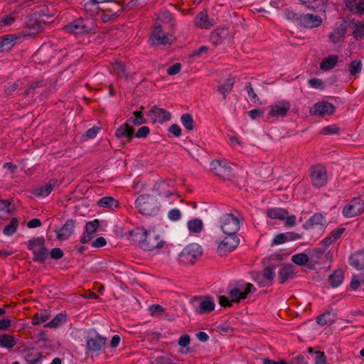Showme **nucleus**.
I'll list each match as a JSON object with an SVG mask.
<instances>
[{
    "label": "nucleus",
    "instance_id": "1",
    "mask_svg": "<svg viewBox=\"0 0 364 364\" xmlns=\"http://www.w3.org/2000/svg\"><path fill=\"white\" fill-rule=\"evenodd\" d=\"M139 212L146 216H154L159 211L160 204L155 196L150 194H142L135 200Z\"/></svg>",
    "mask_w": 364,
    "mask_h": 364
},
{
    "label": "nucleus",
    "instance_id": "2",
    "mask_svg": "<svg viewBox=\"0 0 364 364\" xmlns=\"http://www.w3.org/2000/svg\"><path fill=\"white\" fill-rule=\"evenodd\" d=\"M64 30L75 36L95 33L96 26L92 19L77 18L64 26Z\"/></svg>",
    "mask_w": 364,
    "mask_h": 364
},
{
    "label": "nucleus",
    "instance_id": "3",
    "mask_svg": "<svg viewBox=\"0 0 364 364\" xmlns=\"http://www.w3.org/2000/svg\"><path fill=\"white\" fill-rule=\"evenodd\" d=\"M27 248L33 252V261L43 264L48 257V250L45 246V238L38 237L28 240Z\"/></svg>",
    "mask_w": 364,
    "mask_h": 364
},
{
    "label": "nucleus",
    "instance_id": "4",
    "mask_svg": "<svg viewBox=\"0 0 364 364\" xmlns=\"http://www.w3.org/2000/svg\"><path fill=\"white\" fill-rule=\"evenodd\" d=\"M202 255V249L198 244L192 243L185 247L179 254L181 263L188 265L193 264Z\"/></svg>",
    "mask_w": 364,
    "mask_h": 364
},
{
    "label": "nucleus",
    "instance_id": "5",
    "mask_svg": "<svg viewBox=\"0 0 364 364\" xmlns=\"http://www.w3.org/2000/svg\"><path fill=\"white\" fill-rule=\"evenodd\" d=\"M100 10L102 13V21L107 22L118 17L123 10V6L119 2L111 0V1L106 2L102 6H97V11Z\"/></svg>",
    "mask_w": 364,
    "mask_h": 364
},
{
    "label": "nucleus",
    "instance_id": "6",
    "mask_svg": "<svg viewBox=\"0 0 364 364\" xmlns=\"http://www.w3.org/2000/svg\"><path fill=\"white\" fill-rule=\"evenodd\" d=\"M194 310L197 314H205L214 310L215 304L209 296H196L191 300Z\"/></svg>",
    "mask_w": 364,
    "mask_h": 364
},
{
    "label": "nucleus",
    "instance_id": "7",
    "mask_svg": "<svg viewBox=\"0 0 364 364\" xmlns=\"http://www.w3.org/2000/svg\"><path fill=\"white\" fill-rule=\"evenodd\" d=\"M221 230L225 235L236 234L240 230V221L232 213L223 214L220 218Z\"/></svg>",
    "mask_w": 364,
    "mask_h": 364
},
{
    "label": "nucleus",
    "instance_id": "8",
    "mask_svg": "<svg viewBox=\"0 0 364 364\" xmlns=\"http://www.w3.org/2000/svg\"><path fill=\"white\" fill-rule=\"evenodd\" d=\"M364 211V200L360 197L353 198L342 210L346 218H353L360 215Z\"/></svg>",
    "mask_w": 364,
    "mask_h": 364
},
{
    "label": "nucleus",
    "instance_id": "9",
    "mask_svg": "<svg viewBox=\"0 0 364 364\" xmlns=\"http://www.w3.org/2000/svg\"><path fill=\"white\" fill-rule=\"evenodd\" d=\"M44 23L42 22L36 14L30 15L25 21V35L33 36L41 33L44 28Z\"/></svg>",
    "mask_w": 364,
    "mask_h": 364
},
{
    "label": "nucleus",
    "instance_id": "10",
    "mask_svg": "<svg viewBox=\"0 0 364 364\" xmlns=\"http://www.w3.org/2000/svg\"><path fill=\"white\" fill-rule=\"evenodd\" d=\"M210 169L218 177L225 180L232 176V168L225 160H213L210 164Z\"/></svg>",
    "mask_w": 364,
    "mask_h": 364
},
{
    "label": "nucleus",
    "instance_id": "11",
    "mask_svg": "<svg viewBox=\"0 0 364 364\" xmlns=\"http://www.w3.org/2000/svg\"><path fill=\"white\" fill-rule=\"evenodd\" d=\"M311 183L314 186L321 188L327 183V173L324 166L321 164L311 167Z\"/></svg>",
    "mask_w": 364,
    "mask_h": 364
},
{
    "label": "nucleus",
    "instance_id": "12",
    "mask_svg": "<svg viewBox=\"0 0 364 364\" xmlns=\"http://www.w3.org/2000/svg\"><path fill=\"white\" fill-rule=\"evenodd\" d=\"M94 335L90 333L86 340V346L89 351L100 352L107 343V338L100 336L96 331Z\"/></svg>",
    "mask_w": 364,
    "mask_h": 364
},
{
    "label": "nucleus",
    "instance_id": "13",
    "mask_svg": "<svg viewBox=\"0 0 364 364\" xmlns=\"http://www.w3.org/2000/svg\"><path fill=\"white\" fill-rule=\"evenodd\" d=\"M291 104L287 100H282L271 105L269 113L267 115V119L269 117H284L290 110Z\"/></svg>",
    "mask_w": 364,
    "mask_h": 364
},
{
    "label": "nucleus",
    "instance_id": "14",
    "mask_svg": "<svg viewBox=\"0 0 364 364\" xmlns=\"http://www.w3.org/2000/svg\"><path fill=\"white\" fill-rule=\"evenodd\" d=\"M153 44L159 45H167L171 44L173 40V36L169 33H166L161 26H156L152 31L150 38Z\"/></svg>",
    "mask_w": 364,
    "mask_h": 364
},
{
    "label": "nucleus",
    "instance_id": "15",
    "mask_svg": "<svg viewBox=\"0 0 364 364\" xmlns=\"http://www.w3.org/2000/svg\"><path fill=\"white\" fill-rule=\"evenodd\" d=\"M115 136L118 139H121L123 144H126L129 143L134 137V129L127 121L117 129Z\"/></svg>",
    "mask_w": 364,
    "mask_h": 364
},
{
    "label": "nucleus",
    "instance_id": "16",
    "mask_svg": "<svg viewBox=\"0 0 364 364\" xmlns=\"http://www.w3.org/2000/svg\"><path fill=\"white\" fill-rule=\"evenodd\" d=\"M322 23V18L318 15L306 14L299 16L298 25L305 28H314L318 27Z\"/></svg>",
    "mask_w": 364,
    "mask_h": 364
},
{
    "label": "nucleus",
    "instance_id": "17",
    "mask_svg": "<svg viewBox=\"0 0 364 364\" xmlns=\"http://www.w3.org/2000/svg\"><path fill=\"white\" fill-rule=\"evenodd\" d=\"M153 189L154 192L161 197H169L176 192L173 182L171 180L157 181L154 184Z\"/></svg>",
    "mask_w": 364,
    "mask_h": 364
},
{
    "label": "nucleus",
    "instance_id": "18",
    "mask_svg": "<svg viewBox=\"0 0 364 364\" xmlns=\"http://www.w3.org/2000/svg\"><path fill=\"white\" fill-rule=\"evenodd\" d=\"M226 235L225 239L218 246V252L220 255H224L227 252L232 251L237 247L240 242V240L236 236V234Z\"/></svg>",
    "mask_w": 364,
    "mask_h": 364
},
{
    "label": "nucleus",
    "instance_id": "19",
    "mask_svg": "<svg viewBox=\"0 0 364 364\" xmlns=\"http://www.w3.org/2000/svg\"><path fill=\"white\" fill-rule=\"evenodd\" d=\"M164 242L160 240V236L154 232H148L144 242H142L141 249L145 251H151L154 249L161 248Z\"/></svg>",
    "mask_w": 364,
    "mask_h": 364
},
{
    "label": "nucleus",
    "instance_id": "20",
    "mask_svg": "<svg viewBox=\"0 0 364 364\" xmlns=\"http://www.w3.org/2000/svg\"><path fill=\"white\" fill-rule=\"evenodd\" d=\"M255 291L252 284L246 283L244 291L240 288H234L229 291V296L232 298V301L239 303L241 300L246 299L249 293Z\"/></svg>",
    "mask_w": 364,
    "mask_h": 364
},
{
    "label": "nucleus",
    "instance_id": "21",
    "mask_svg": "<svg viewBox=\"0 0 364 364\" xmlns=\"http://www.w3.org/2000/svg\"><path fill=\"white\" fill-rule=\"evenodd\" d=\"M335 107L328 102H319L316 103L310 109L311 115L324 116L334 112Z\"/></svg>",
    "mask_w": 364,
    "mask_h": 364
},
{
    "label": "nucleus",
    "instance_id": "22",
    "mask_svg": "<svg viewBox=\"0 0 364 364\" xmlns=\"http://www.w3.org/2000/svg\"><path fill=\"white\" fill-rule=\"evenodd\" d=\"M149 115L154 120V122H157L161 124L169 120L171 117V114L169 112L156 105L151 109Z\"/></svg>",
    "mask_w": 364,
    "mask_h": 364
},
{
    "label": "nucleus",
    "instance_id": "23",
    "mask_svg": "<svg viewBox=\"0 0 364 364\" xmlns=\"http://www.w3.org/2000/svg\"><path fill=\"white\" fill-rule=\"evenodd\" d=\"M326 223V220L322 214L316 213L310 217L303 225L304 229H314L319 228H323Z\"/></svg>",
    "mask_w": 364,
    "mask_h": 364
},
{
    "label": "nucleus",
    "instance_id": "24",
    "mask_svg": "<svg viewBox=\"0 0 364 364\" xmlns=\"http://www.w3.org/2000/svg\"><path fill=\"white\" fill-rule=\"evenodd\" d=\"M73 220H68L64 225L56 231L57 238L60 240H67L73 232L75 226Z\"/></svg>",
    "mask_w": 364,
    "mask_h": 364
},
{
    "label": "nucleus",
    "instance_id": "25",
    "mask_svg": "<svg viewBox=\"0 0 364 364\" xmlns=\"http://www.w3.org/2000/svg\"><path fill=\"white\" fill-rule=\"evenodd\" d=\"M195 24L203 29H208L214 26V19L210 18L208 16L207 11H200L195 18Z\"/></svg>",
    "mask_w": 364,
    "mask_h": 364
},
{
    "label": "nucleus",
    "instance_id": "26",
    "mask_svg": "<svg viewBox=\"0 0 364 364\" xmlns=\"http://www.w3.org/2000/svg\"><path fill=\"white\" fill-rule=\"evenodd\" d=\"M229 37L228 28H221L215 29L210 36V41L214 45H219Z\"/></svg>",
    "mask_w": 364,
    "mask_h": 364
},
{
    "label": "nucleus",
    "instance_id": "27",
    "mask_svg": "<svg viewBox=\"0 0 364 364\" xmlns=\"http://www.w3.org/2000/svg\"><path fill=\"white\" fill-rule=\"evenodd\" d=\"M349 263L358 270L364 269V248L352 254L349 258Z\"/></svg>",
    "mask_w": 364,
    "mask_h": 364
},
{
    "label": "nucleus",
    "instance_id": "28",
    "mask_svg": "<svg viewBox=\"0 0 364 364\" xmlns=\"http://www.w3.org/2000/svg\"><path fill=\"white\" fill-rule=\"evenodd\" d=\"M57 183L58 180L53 178L45 185L36 188L33 191V194L38 197H46L51 193Z\"/></svg>",
    "mask_w": 364,
    "mask_h": 364
},
{
    "label": "nucleus",
    "instance_id": "29",
    "mask_svg": "<svg viewBox=\"0 0 364 364\" xmlns=\"http://www.w3.org/2000/svg\"><path fill=\"white\" fill-rule=\"evenodd\" d=\"M18 37L16 34H7L0 37V52L11 50Z\"/></svg>",
    "mask_w": 364,
    "mask_h": 364
},
{
    "label": "nucleus",
    "instance_id": "30",
    "mask_svg": "<svg viewBox=\"0 0 364 364\" xmlns=\"http://www.w3.org/2000/svg\"><path fill=\"white\" fill-rule=\"evenodd\" d=\"M148 231L144 228L137 227L129 232L132 240L134 242H137L141 247L142 242H144Z\"/></svg>",
    "mask_w": 364,
    "mask_h": 364
},
{
    "label": "nucleus",
    "instance_id": "31",
    "mask_svg": "<svg viewBox=\"0 0 364 364\" xmlns=\"http://www.w3.org/2000/svg\"><path fill=\"white\" fill-rule=\"evenodd\" d=\"M338 61V56L336 55H328L324 58L320 63V69L324 71L332 70Z\"/></svg>",
    "mask_w": 364,
    "mask_h": 364
},
{
    "label": "nucleus",
    "instance_id": "32",
    "mask_svg": "<svg viewBox=\"0 0 364 364\" xmlns=\"http://www.w3.org/2000/svg\"><path fill=\"white\" fill-rule=\"evenodd\" d=\"M344 279V272L341 269L335 270L328 277V282L332 286V287L336 288L339 287Z\"/></svg>",
    "mask_w": 364,
    "mask_h": 364
},
{
    "label": "nucleus",
    "instance_id": "33",
    "mask_svg": "<svg viewBox=\"0 0 364 364\" xmlns=\"http://www.w3.org/2000/svg\"><path fill=\"white\" fill-rule=\"evenodd\" d=\"M347 28L344 24H341L336 27L332 33L329 34L330 41L333 43H338L345 36Z\"/></svg>",
    "mask_w": 364,
    "mask_h": 364
},
{
    "label": "nucleus",
    "instance_id": "34",
    "mask_svg": "<svg viewBox=\"0 0 364 364\" xmlns=\"http://www.w3.org/2000/svg\"><path fill=\"white\" fill-rule=\"evenodd\" d=\"M16 345V341L13 335L0 334V346L7 349H11Z\"/></svg>",
    "mask_w": 364,
    "mask_h": 364
},
{
    "label": "nucleus",
    "instance_id": "35",
    "mask_svg": "<svg viewBox=\"0 0 364 364\" xmlns=\"http://www.w3.org/2000/svg\"><path fill=\"white\" fill-rule=\"evenodd\" d=\"M336 319V314L332 311L319 315L316 318V322L321 326L333 323Z\"/></svg>",
    "mask_w": 364,
    "mask_h": 364
},
{
    "label": "nucleus",
    "instance_id": "36",
    "mask_svg": "<svg viewBox=\"0 0 364 364\" xmlns=\"http://www.w3.org/2000/svg\"><path fill=\"white\" fill-rule=\"evenodd\" d=\"M326 257L327 255L325 254V251L321 249H314L310 253L311 261L316 264H323Z\"/></svg>",
    "mask_w": 364,
    "mask_h": 364
},
{
    "label": "nucleus",
    "instance_id": "37",
    "mask_svg": "<svg viewBox=\"0 0 364 364\" xmlns=\"http://www.w3.org/2000/svg\"><path fill=\"white\" fill-rule=\"evenodd\" d=\"M66 321V314L63 313H59L50 321L46 323L44 325V327L55 328L65 323Z\"/></svg>",
    "mask_w": 364,
    "mask_h": 364
},
{
    "label": "nucleus",
    "instance_id": "38",
    "mask_svg": "<svg viewBox=\"0 0 364 364\" xmlns=\"http://www.w3.org/2000/svg\"><path fill=\"white\" fill-rule=\"evenodd\" d=\"M294 274L291 265L284 266L279 271L278 279L280 284H284L289 278L291 277Z\"/></svg>",
    "mask_w": 364,
    "mask_h": 364
},
{
    "label": "nucleus",
    "instance_id": "39",
    "mask_svg": "<svg viewBox=\"0 0 364 364\" xmlns=\"http://www.w3.org/2000/svg\"><path fill=\"white\" fill-rule=\"evenodd\" d=\"M234 80L232 77H228L224 82L218 87V91L223 94V99H226V95L231 92L233 87Z\"/></svg>",
    "mask_w": 364,
    "mask_h": 364
},
{
    "label": "nucleus",
    "instance_id": "40",
    "mask_svg": "<svg viewBox=\"0 0 364 364\" xmlns=\"http://www.w3.org/2000/svg\"><path fill=\"white\" fill-rule=\"evenodd\" d=\"M353 31L352 34L353 37L357 40L364 38V21H360L353 23Z\"/></svg>",
    "mask_w": 364,
    "mask_h": 364
},
{
    "label": "nucleus",
    "instance_id": "41",
    "mask_svg": "<svg viewBox=\"0 0 364 364\" xmlns=\"http://www.w3.org/2000/svg\"><path fill=\"white\" fill-rule=\"evenodd\" d=\"M97 204L100 207L109 208L113 209L114 208H117L118 206V201L112 197L106 196L101 198L98 200Z\"/></svg>",
    "mask_w": 364,
    "mask_h": 364
},
{
    "label": "nucleus",
    "instance_id": "42",
    "mask_svg": "<svg viewBox=\"0 0 364 364\" xmlns=\"http://www.w3.org/2000/svg\"><path fill=\"white\" fill-rule=\"evenodd\" d=\"M267 216L272 219L284 220L288 215V212L284 209H270L267 210Z\"/></svg>",
    "mask_w": 364,
    "mask_h": 364
},
{
    "label": "nucleus",
    "instance_id": "43",
    "mask_svg": "<svg viewBox=\"0 0 364 364\" xmlns=\"http://www.w3.org/2000/svg\"><path fill=\"white\" fill-rule=\"evenodd\" d=\"M187 225L190 232L198 233L202 230L203 224L201 220L196 218L189 220Z\"/></svg>",
    "mask_w": 364,
    "mask_h": 364
},
{
    "label": "nucleus",
    "instance_id": "44",
    "mask_svg": "<svg viewBox=\"0 0 364 364\" xmlns=\"http://www.w3.org/2000/svg\"><path fill=\"white\" fill-rule=\"evenodd\" d=\"M50 318V314L46 311L36 313L32 318L31 323L33 326H38L42 323L46 322Z\"/></svg>",
    "mask_w": 364,
    "mask_h": 364
},
{
    "label": "nucleus",
    "instance_id": "45",
    "mask_svg": "<svg viewBox=\"0 0 364 364\" xmlns=\"http://www.w3.org/2000/svg\"><path fill=\"white\" fill-rule=\"evenodd\" d=\"M18 225V222L16 218H12L10 223L6 225L3 230L5 235L11 236L16 232Z\"/></svg>",
    "mask_w": 364,
    "mask_h": 364
},
{
    "label": "nucleus",
    "instance_id": "46",
    "mask_svg": "<svg viewBox=\"0 0 364 364\" xmlns=\"http://www.w3.org/2000/svg\"><path fill=\"white\" fill-rule=\"evenodd\" d=\"M181 122L187 130L192 131L193 129V119L191 114L186 113L182 114L181 117Z\"/></svg>",
    "mask_w": 364,
    "mask_h": 364
},
{
    "label": "nucleus",
    "instance_id": "47",
    "mask_svg": "<svg viewBox=\"0 0 364 364\" xmlns=\"http://www.w3.org/2000/svg\"><path fill=\"white\" fill-rule=\"evenodd\" d=\"M291 261L296 264L304 266L309 262V257L305 253H298L292 256Z\"/></svg>",
    "mask_w": 364,
    "mask_h": 364
},
{
    "label": "nucleus",
    "instance_id": "48",
    "mask_svg": "<svg viewBox=\"0 0 364 364\" xmlns=\"http://www.w3.org/2000/svg\"><path fill=\"white\" fill-rule=\"evenodd\" d=\"M133 114L134 117H132L127 119V122L129 124L132 123L134 125H141L146 122L141 111H135Z\"/></svg>",
    "mask_w": 364,
    "mask_h": 364
},
{
    "label": "nucleus",
    "instance_id": "49",
    "mask_svg": "<svg viewBox=\"0 0 364 364\" xmlns=\"http://www.w3.org/2000/svg\"><path fill=\"white\" fill-rule=\"evenodd\" d=\"M348 70L351 75H355L362 70V63L360 60H353L348 65Z\"/></svg>",
    "mask_w": 364,
    "mask_h": 364
},
{
    "label": "nucleus",
    "instance_id": "50",
    "mask_svg": "<svg viewBox=\"0 0 364 364\" xmlns=\"http://www.w3.org/2000/svg\"><path fill=\"white\" fill-rule=\"evenodd\" d=\"M99 225L100 222L97 219H95L92 221L87 223L85 227V233L88 235H93L96 232Z\"/></svg>",
    "mask_w": 364,
    "mask_h": 364
},
{
    "label": "nucleus",
    "instance_id": "51",
    "mask_svg": "<svg viewBox=\"0 0 364 364\" xmlns=\"http://www.w3.org/2000/svg\"><path fill=\"white\" fill-rule=\"evenodd\" d=\"M111 1V0H92L90 2L85 4V9L86 11H92V7H94L95 10H97V6H100V4H105L106 2Z\"/></svg>",
    "mask_w": 364,
    "mask_h": 364
},
{
    "label": "nucleus",
    "instance_id": "52",
    "mask_svg": "<svg viewBox=\"0 0 364 364\" xmlns=\"http://www.w3.org/2000/svg\"><path fill=\"white\" fill-rule=\"evenodd\" d=\"M245 88L247 90V95H248V97H249L250 100L252 102H256L257 101H258V100H259L258 97L255 94V92H254L253 87H252V84L250 82H247L245 84Z\"/></svg>",
    "mask_w": 364,
    "mask_h": 364
},
{
    "label": "nucleus",
    "instance_id": "53",
    "mask_svg": "<svg viewBox=\"0 0 364 364\" xmlns=\"http://www.w3.org/2000/svg\"><path fill=\"white\" fill-rule=\"evenodd\" d=\"M150 314L154 316H159L162 315L164 312V309L162 306L159 304H154L149 308Z\"/></svg>",
    "mask_w": 364,
    "mask_h": 364
},
{
    "label": "nucleus",
    "instance_id": "54",
    "mask_svg": "<svg viewBox=\"0 0 364 364\" xmlns=\"http://www.w3.org/2000/svg\"><path fill=\"white\" fill-rule=\"evenodd\" d=\"M262 277L269 282V284H271L275 277V272L273 269L270 267H265L262 272Z\"/></svg>",
    "mask_w": 364,
    "mask_h": 364
},
{
    "label": "nucleus",
    "instance_id": "55",
    "mask_svg": "<svg viewBox=\"0 0 364 364\" xmlns=\"http://www.w3.org/2000/svg\"><path fill=\"white\" fill-rule=\"evenodd\" d=\"M42 358L41 353H38L36 357H33V353H28L25 356L27 364H36Z\"/></svg>",
    "mask_w": 364,
    "mask_h": 364
},
{
    "label": "nucleus",
    "instance_id": "56",
    "mask_svg": "<svg viewBox=\"0 0 364 364\" xmlns=\"http://www.w3.org/2000/svg\"><path fill=\"white\" fill-rule=\"evenodd\" d=\"M168 217L172 221H177L181 218V211L177 208L171 209L168 213Z\"/></svg>",
    "mask_w": 364,
    "mask_h": 364
},
{
    "label": "nucleus",
    "instance_id": "57",
    "mask_svg": "<svg viewBox=\"0 0 364 364\" xmlns=\"http://www.w3.org/2000/svg\"><path fill=\"white\" fill-rule=\"evenodd\" d=\"M10 213L12 212V208L11 207V203L7 200H0V213Z\"/></svg>",
    "mask_w": 364,
    "mask_h": 364
},
{
    "label": "nucleus",
    "instance_id": "58",
    "mask_svg": "<svg viewBox=\"0 0 364 364\" xmlns=\"http://www.w3.org/2000/svg\"><path fill=\"white\" fill-rule=\"evenodd\" d=\"M64 255L63 251L58 247L53 248L50 252V256L52 259H59Z\"/></svg>",
    "mask_w": 364,
    "mask_h": 364
},
{
    "label": "nucleus",
    "instance_id": "59",
    "mask_svg": "<svg viewBox=\"0 0 364 364\" xmlns=\"http://www.w3.org/2000/svg\"><path fill=\"white\" fill-rule=\"evenodd\" d=\"M345 6L346 9L351 12H357L358 2L356 0H345Z\"/></svg>",
    "mask_w": 364,
    "mask_h": 364
},
{
    "label": "nucleus",
    "instance_id": "60",
    "mask_svg": "<svg viewBox=\"0 0 364 364\" xmlns=\"http://www.w3.org/2000/svg\"><path fill=\"white\" fill-rule=\"evenodd\" d=\"M248 115L252 119H257L262 117L264 114V110L260 109H255L248 112Z\"/></svg>",
    "mask_w": 364,
    "mask_h": 364
},
{
    "label": "nucleus",
    "instance_id": "61",
    "mask_svg": "<svg viewBox=\"0 0 364 364\" xmlns=\"http://www.w3.org/2000/svg\"><path fill=\"white\" fill-rule=\"evenodd\" d=\"M149 128L146 126L140 127L136 133H134V136L138 138H145L149 134Z\"/></svg>",
    "mask_w": 364,
    "mask_h": 364
},
{
    "label": "nucleus",
    "instance_id": "62",
    "mask_svg": "<svg viewBox=\"0 0 364 364\" xmlns=\"http://www.w3.org/2000/svg\"><path fill=\"white\" fill-rule=\"evenodd\" d=\"M316 357H315V362L316 364H328L326 363V355L324 352L322 351H316L315 352Z\"/></svg>",
    "mask_w": 364,
    "mask_h": 364
},
{
    "label": "nucleus",
    "instance_id": "63",
    "mask_svg": "<svg viewBox=\"0 0 364 364\" xmlns=\"http://www.w3.org/2000/svg\"><path fill=\"white\" fill-rule=\"evenodd\" d=\"M156 364H175V363L171 358L159 356L156 358Z\"/></svg>",
    "mask_w": 364,
    "mask_h": 364
},
{
    "label": "nucleus",
    "instance_id": "64",
    "mask_svg": "<svg viewBox=\"0 0 364 364\" xmlns=\"http://www.w3.org/2000/svg\"><path fill=\"white\" fill-rule=\"evenodd\" d=\"M289 364H307V361L304 355H299L293 358Z\"/></svg>",
    "mask_w": 364,
    "mask_h": 364
}]
</instances>
